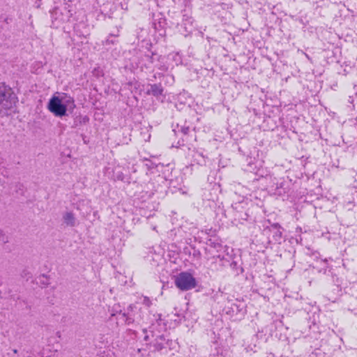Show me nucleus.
Listing matches in <instances>:
<instances>
[{
    "label": "nucleus",
    "instance_id": "f257e3e1",
    "mask_svg": "<svg viewBox=\"0 0 357 357\" xmlns=\"http://www.w3.org/2000/svg\"><path fill=\"white\" fill-rule=\"evenodd\" d=\"M70 103L74 105V100L71 98H69L64 104L62 103V100L61 98L58 96H53L49 101L47 109L56 116H63L66 115L67 106Z\"/></svg>",
    "mask_w": 357,
    "mask_h": 357
},
{
    "label": "nucleus",
    "instance_id": "f03ea898",
    "mask_svg": "<svg viewBox=\"0 0 357 357\" xmlns=\"http://www.w3.org/2000/svg\"><path fill=\"white\" fill-rule=\"evenodd\" d=\"M174 283L177 288L188 291L196 287L197 282L192 275L188 272H181L175 277Z\"/></svg>",
    "mask_w": 357,
    "mask_h": 357
},
{
    "label": "nucleus",
    "instance_id": "7ed1b4c3",
    "mask_svg": "<svg viewBox=\"0 0 357 357\" xmlns=\"http://www.w3.org/2000/svg\"><path fill=\"white\" fill-rule=\"evenodd\" d=\"M271 232L268 238V243L272 245H280L282 243V232L280 230L278 224H274L272 225L271 229L269 230Z\"/></svg>",
    "mask_w": 357,
    "mask_h": 357
},
{
    "label": "nucleus",
    "instance_id": "20e7f679",
    "mask_svg": "<svg viewBox=\"0 0 357 357\" xmlns=\"http://www.w3.org/2000/svg\"><path fill=\"white\" fill-rule=\"evenodd\" d=\"M63 224L67 227H73L77 225V219L73 212L67 211L62 216Z\"/></svg>",
    "mask_w": 357,
    "mask_h": 357
},
{
    "label": "nucleus",
    "instance_id": "39448f33",
    "mask_svg": "<svg viewBox=\"0 0 357 357\" xmlns=\"http://www.w3.org/2000/svg\"><path fill=\"white\" fill-rule=\"evenodd\" d=\"M162 92L163 89L160 84H152L148 91L149 94H152L154 96H159L162 94Z\"/></svg>",
    "mask_w": 357,
    "mask_h": 357
},
{
    "label": "nucleus",
    "instance_id": "423d86ee",
    "mask_svg": "<svg viewBox=\"0 0 357 357\" xmlns=\"http://www.w3.org/2000/svg\"><path fill=\"white\" fill-rule=\"evenodd\" d=\"M8 89L4 83H0V105H3L6 100Z\"/></svg>",
    "mask_w": 357,
    "mask_h": 357
},
{
    "label": "nucleus",
    "instance_id": "0eeeda50",
    "mask_svg": "<svg viewBox=\"0 0 357 357\" xmlns=\"http://www.w3.org/2000/svg\"><path fill=\"white\" fill-rule=\"evenodd\" d=\"M141 299H142V303L144 305H145L146 306L149 307L151 305V301L148 297L144 296V297L141 298Z\"/></svg>",
    "mask_w": 357,
    "mask_h": 357
},
{
    "label": "nucleus",
    "instance_id": "6e6552de",
    "mask_svg": "<svg viewBox=\"0 0 357 357\" xmlns=\"http://www.w3.org/2000/svg\"><path fill=\"white\" fill-rule=\"evenodd\" d=\"M115 178L119 181H123L124 179V175L122 172H119L115 176Z\"/></svg>",
    "mask_w": 357,
    "mask_h": 357
},
{
    "label": "nucleus",
    "instance_id": "1a4fd4ad",
    "mask_svg": "<svg viewBox=\"0 0 357 357\" xmlns=\"http://www.w3.org/2000/svg\"><path fill=\"white\" fill-rule=\"evenodd\" d=\"M188 130H189V128H183V129H182V131H183V132L184 134H187V133H188Z\"/></svg>",
    "mask_w": 357,
    "mask_h": 357
},
{
    "label": "nucleus",
    "instance_id": "9d476101",
    "mask_svg": "<svg viewBox=\"0 0 357 357\" xmlns=\"http://www.w3.org/2000/svg\"><path fill=\"white\" fill-rule=\"evenodd\" d=\"M134 307H135V305H130L129 306V309H130L131 311H132V310H133V308H134Z\"/></svg>",
    "mask_w": 357,
    "mask_h": 357
},
{
    "label": "nucleus",
    "instance_id": "9b49d317",
    "mask_svg": "<svg viewBox=\"0 0 357 357\" xmlns=\"http://www.w3.org/2000/svg\"><path fill=\"white\" fill-rule=\"evenodd\" d=\"M167 69H168V68H167V67H165V66H164V67L162 68V70H165V71L167 70Z\"/></svg>",
    "mask_w": 357,
    "mask_h": 357
},
{
    "label": "nucleus",
    "instance_id": "f8f14e48",
    "mask_svg": "<svg viewBox=\"0 0 357 357\" xmlns=\"http://www.w3.org/2000/svg\"><path fill=\"white\" fill-rule=\"evenodd\" d=\"M13 351H14V353H15V354L17 353V350H16V349H15Z\"/></svg>",
    "mask_w": 357,
    "mask_h": 357
}]
</instances>
